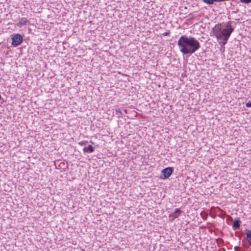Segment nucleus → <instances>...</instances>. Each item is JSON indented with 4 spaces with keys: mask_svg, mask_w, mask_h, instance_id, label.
<instances>
[{
    "mask_svg": "<svg viewBox=\"0 0 251 251\" xmlns=\"http://www.w3.org/2000/svg\"><path fill=\"white\" fill-rule=\"evenodd\" d=\"M201 217L203 219V220H205L207 218V214L204 211H203L201 212Z\"/></svg>",
    "mask_w": 251,
    "mask_h": 251,
    "instance_id": "nucleus-12",
    "label": "nucleus"
},
{
    "mask_svg": "<svg viewBox=\"0 0 251 251\" xmlns=\"http://www.w3.org/2000/svg\"><path fill=\"white\" fill-rule=\"evenodd\" d=\"M27 22L28 20L26 18H22L19 20V22L17 24V25L19 27H21L22 26L26 25Z\"/></svg>",
    "mask_w": 251,
    "mask_h": 251,
    "instance_id": "nucleus-8",
    "label": "nucleus"
},
{
    "mask_svg": "<svg viewBox=\"0 0 251 251\" xmlns=\"http://www.w3.org/2000/svg\"><path fill=\"white\" fill-rule=\"evenodd\" d=\"M180 51L183 55H191L201 47L199 41L192 36L182 35L177 42Z\"/></svg>",
    "mask_w": 251,
    "mask_h": 251,
    "instance_id": "nucleus-2",
    "label": "nucleus"
},
{
    "mask_svg": "<svg viewBox=\"0 0 251 251\" xmlns=\"http://www.w3.org/2000/svg\"><path fill=\"white\" fill-rule=\"evenodd\" d=\"M202 1L208 5H211L214 3V0H202Z\"/></svg>",
    "mask_w": 251,
    "mask_h": 251,
    "instance_id": "nucleus-11",
    "label": "nucleus"
},
{
    "mask_svg": "<svg viewBox=\"0 0 251 251\" xmlns=\"http://www.w3.org/2000/svg\"><path fill=\"white\" fill-rule=\"evenodd\" d=\"M94 148L92 145H89L88 147L83 148V151L84 152L92 153L94 151Z\"/></svg>",
    "mask_w": 251,
    "mask_h": 251,
    "instance_id": "nucleus-9",
    "label": "nucleus"
},
{
    "mask_svg": "<svg viewBox=\"0 0 251 251\" xmlns=\"http://www.w3.org/2000/svg\"><path fill=\"white\" fill-rule=\"evenodd\" d=\"M240 223L241 222L239 218L235 219L232 224V227L234 229H239L240 227Z\"/></svg>",
    "mask_w": 251,
    "mask_h": 251,
    "instance_id": "nucleus-7",
    "label": "nucleus"
},
{
    "mask_svg": "<svg viewBox=\"0 0 251 251\" xmlns=\"http://www.w3.org/2000/svg\"><path fill=\"white\" fill-rule=\"evenodd\" d=\"M12 40V45L14 47L20 45L23 41V36L19 34H14L11 37Z\"/></svg>",
    "mask_w": 251,
    "mask_h": 251,
    "instance_id": "nucleus-5",
    "label": "nucleus"
},
{
    "mask_svg": "<svg viewBox=\"0 0 251 251\" xmlns=\"http://www.w3.org/2000/svg\"><path fill=\"white\" fill-rule=\"evenodd\" d=\"M182 211L179 208H176L174 213L170 215V217L173 216V220L178 217L182 213Z\"/></svg>",
    "mask_w": 251,
    "mask_h": 251,
    "instance_id": "nucleus-6",
    "label": "nucleus"
},
{
    "mask_svg": "<svg viewBox=\"0 0 251 251\" xmlns=\"http://www.w3.org/2000/svg\"><path fill=\"white\" fill-rule=\"evenodd\" d=\"M90 143H92V144H94V143H93L92 141H90Z\"/></svg>",
    "mask_w": 251,
    "mask_h": 251,
    "instance_id": "nucleus-20",
    "label": "nucleus"
},
{
    "mask_svg": "<svg viewBox=\"0 0 251 251\" xmlns=\"http://www.w3.org/2000/svg\"><path fill=\"white\" fill-rule=\"evenodd\" d=\"M225 1V0H214V2H221Z\"/></svg>",
    "mask_w": 251,
    "mask_h": 251,
    "instance_id": "nucleus-19",
    "label": "nucleus"
},
{
    "mask_svg": "<svg viewBox=\"0 0 251 251\" xmlns=\"http://www.w3.org/2000/svg\"><path fill=\"white\" fill-rule=\"evenodd\" d=\"M115 114L119 117H121L123 115L122 112L120 109H115Z\"/></svg>",
    "mask_w": 251,
    "mask_h": 251,
    "instance_id": "nucleus-10",
    "label": "nucleus"
},
{
    "mask_svg": "<svg viewBox=\"0 0 251 251\" xmlns=\"http://www.w3.org/2000/svg\"><path fill=\"white\" fill-rule=\"evenodd\" d=\"M246 106L247 107H251V102H248L246 103Z\"/></svg>",
    "mask_w": 251,
    "mask_h": 251,
    "instance_id": "nucleus-17",
    "label": "nucleus"
},
{
    "mask_svg": "<svg viewBox=\"0 0 251 251\" xmlns=\"http://www.w3.org/2000/svg\"><path fill=\"white\" fill-rule=\"evenodd\" d=\"M245 233L246 238L242 240V245L245 248L247 249L251 246V230L246 229Z\"/></svg>",
    "mask_w": 251,
    "mask_h": 251,
    "instance_id": "nucleus-3",
    "label": "nucleus"
},
{
    "mask_svg": "<svg viewBox=\"0 0 251 251\" xmlns=\"http://www.w3.org/2000/svg\"><path fill=\"white\" fill-rule=\"evenodd\" d=\"M169 31H167V32H165V33H163V35H165V36H167V35H168L169 34Z\"/></svg>",
    "mask_w": 251,
    "mask_h": 251,
    "instance_id": "nucleus-18",
    "label": "nucleus"
},
{
    "mask_svg": "<svg viewBox=\"0 0 251 251\" xmlns=\"http://www.w3.org/2000/svg\"><path fill=\"white\" fill-rule=\"evenodd\" d=\"M1 95H0V100H1Z\"/></svg>",
    "mask_w": 251,
    "mask_h": 251,
    "instance_id": "nucleus-21",
    "label": "nucleus"
},
{
    "mask_svg": "<svg viewBox=\"0 0 251 251\" xmlns=\"http://www.w3.org/2000/svg\"><path fill=\"white\" fill-rule=\"evenodd\" d=\"M234 22L228 21L227 23H222L216 25L212 28V32L218 40H220L219 44L223 46L225 45L234 31L235 27L232 25Z\"/></svg>",
    "mask_w": 251,
    "mask_h": 251,
    "instance_id": "nucleus-1",
    "label": "nucleus"
},
{
    "mask_svg": "<svg viewBox=\"0 0 251 251\" xmlns=\"http://www.w3.org/2000/svg\"><path fill=\"white\" fill-rule=\"evenodd\" d=\"M234 251H240V247H237V246H235L234 248Z\"/></svg>",
    "mask_w": 251,
    "mask_h": 251,
    "instance_id": "nucleus-16",
    "label": "nucleus"
},
{
    "mask_svg": "<svg viewBox=\"0 0 251 251\" xmlns=\"http://www.w3.org/2000/svg\"><path fill=\"white\" fill-rule=\"evenodd\" d=\"M87 143H88L87 141H81L80 142H79L78 144L81 146H86Z\"/></svg>",
    "mask_w": 251,
    "mask_h": 251,
    "instance_id": "nucleus-14",
    "label": "nucleus"
},
{
    "mask_svg": "<svg viewBox=\"0 0 251 251\" xmlns=\"http://www.w3.org/2000/svg\"><path fill=\"white\" fill-rule=\"evenodd\" d=\"M173 171V167H168L163 169L161 172L160 178L163 179L168 178L172 175Z\"/></svg>",
    "mask_w": 251,
    "mask_h": 251,
    "instance_id": "nucleus-4",
    "label": "nucleus"
},
{
    "mask_svg": "<svg viewBox=\"0 0 251 251\" xmlns=\"http://www.w3.org/2000/svg\"><path fill=\"white\" fill-rule=\"evenodd\" d=\"M67 167V164H66L64 162H60L59 165H58V167L57 168H63L65 169V167Z\"/></svg>",
    "mask_w": 251,
    "mask_h": 251,
    "instance_id": "nucleus-13",
    "label": "nucleus"
},
{
    "mask_svg": "<svg viewBox=\"0 0 251 251\" xmlns=\"http://www.w3.org/2000/svg\"><path fill=\"white\" fill-rule=\"evenodd\" d=\"M240 2L244 3H249L251 2V0H240Z\"/></svg>",
    "mask_w": 251,
    "mask_h": 251,
    "instance_id": "nucleus-15",
    "label": "nucleus"
}]
</instances>
